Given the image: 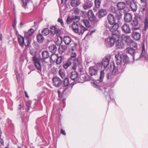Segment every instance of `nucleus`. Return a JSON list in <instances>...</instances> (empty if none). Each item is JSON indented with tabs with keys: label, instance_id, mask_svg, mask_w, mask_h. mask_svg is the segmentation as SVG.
<instances>
[{
	"label": "nucleus",
	"instance_id": "obj_1",
	"mask_svg": "<svg viewBox=\"0 0 148 148\" xmlns=\"http://www.w3.org/2000/svg\"><path fill=\"white\" fill-rule=\"evenodd\" d=\"M34 32V30L31 29L28 31L25 32V38L20 36L18 37V40L19 43L21 47H23L29 46L31 43V41L29 38V36H31Z\"/></svg>",
	"mask_w": 148,
	"mask_h": 148
},
{
	"label": "nucleus",
	"instance_id": "obj_2",
	"mask_svg": "<svg viewBox=\"0 0 148 148\" xmlns=\"http://www.w3.org/2000/svg\"><path fill=\"white\" fill-rule=\"evenodd\" d=\"M117 33V34H112L111 37H109L105 39V44L108 47H112L114 45L116 41L119 39V34Z\"/></svg>",
	"mask_w": 148,
	"mask_h": 148
},
{
	"label": "nucleus",
	"instance_id": "obj_3",
	"mask_svg": "<svg viewBox=\"0 0 148 148\" xmlns=\"http://www.w3.org/2000/svg\"><path fill=\"white\" fill-rule=\"evenodd\" d=\"M30 53L32 55L34 56H33L32 58L34 65L38 70L37 72L41 75L42 68L41 64L39 62V60L35 56L36 53V52L33 50H31Z\"/></svg>",
	"mask_w": 148,
	"mask_h": 148
},
{
	"label": "nucleus",
	"instance_id": "obj_4",
	"mask_svg": "<svg viewBox=\"0 0 148 148\" xmlns=\"http://www.w3.org/2000/svg\"><path fill=\"white\" fill-rule=\"evenodd\" d=\"M104 26L106 27V29L108 30H109L112 33V34H117L118 32L119 34V36L120 37V34L118 32L117 29H118L119 26L118 24L117 23H115L113 25L109 24L107 22L105 23Z\"/></svg>",
	"mask_w": 148,
	"mask_h": 148
},
{
	"label": "nucleus",
	"instance_id": "obj_5",
	"mask_svg": "<svg viewBox=\"0 0 148 148\" xmlns=\"http://www.w3.org/2000/svg\"><path fill=\"white\" fill-rule=\"evenodd\" d=\"M63 41L66 45H69L71 47L73 51L76 49L77 45L76 42L73 41L70 37L69 36L64 37L63 38Z\"/></svg>",
	"mask_w": 148,
	"mask_h": 148
},
{
	"label": "nucleus",
	"instance_id": "obj_6",
	"mask_svg": "<svg viewBox=\"0 0 148 148\" xmlns=\"http://www.w3.org/2000/svg\"><path fill=\"white\" fill-rule=\"evenodd\" d=\"M102 67L101 63H98L93 66L90 67L89 69V74L91 76L95 75H97L98 71Z\"/></svg>",
	"mask_w": 148,
	"mask_h": 148
},
{
	"label": "nucleus",
	"instance_id": "obj_7",
	"mask_svg": "<svg viewBox=\"0 0 148 148\" xmlns=\"http://www.w3.org/2000/svg\"><path fill=\"white\" fill-rule=\"evenodd\" d=\"M139 27H132V36L136 40H139L141 38V34L140 33L137 32L136 31L139 29Z\"/></svg>",
	"mask_w": 148,
	"mask_h": 148
},
{
	"label": "nucleus",
	"instance_id": "obj_8",
	"mask_svg": "<svg viewBox=\"0 0 148 148\" xmlns=\"http://www.w3.org/2000/svg\"><path fill=\"white\" fill-rule=\"evenodd\" d=\"M117 7L119 10H124L125 12H128L129 9L124 2H119L117 3Z\"/></svg>",
	"mask_w": 148,
	"mask_h": 148
},
{
	"label": "nucleus",
	"instance_id": "obj_9",
	"mask_svg": "<svg viewBox=\"0 0 148 148\" xmlns=\"http://www.w3.org/2000/svg\"><path fill=\"white\" fill-rule=\"evenodd\" d=\"M145 53V51L144 46L143 45V46L142 52L140 55L139 53L136 52L132 56L133 59L134 60H137L140 58V56H144Z\"/></svg>",
	"mask_w": 148,
	"mask_h": 148
},
{
	"label": "nucleus",
	"instance_id": "obj_10",
	"mask_svg": "<svg viewBox=\"0 0 148 148\" xmlns=\"http://www.w3.org/2000/svg\"><path fill=\"white\" fill-rule=\"evenodd\" d=\"M119 58L123 63V68H122V69H124L125 67V63L128 62L129 61V58L126 54H122L119 56Z\"/></svg>",
	"mask_w": 148,
	"mask_h": 148
},
{
	"label": "nucleus",
	"instance_id": "obj_11",
	"mask_svg": "<svg viewBox=\"0 0 148 148\" xmlns=\"http://www.w3.org/2000/svg\"><path fill=\"white\" fill-rule=\"evenodd\" d=\"M119 53H118L117 54H115V57L116 58V63L118 65V66L119 67V69L121 70V71H123L124 69H122V68H123V63L122 62V60L120 59H119Z\"/></svg>",
	"mask_w": 148,
	"mask_h": 148
},
{
	"label": "nucleus",
	"instance_id": "obj_12",
	"mask_svg": "<svg viewBox=\"0 0 148 148\" xmlns=\"http://www.w3.org/2000/svg\"><path fill=\"white\" fill-rule=\"evenodd\" d=\"M122 40L124 41L128 45H130L133 41L130 38V36L126 34L122 35L121 37Z\"/></svg>",
	"mask_w": 148,
	"mask_h": 148
},
{
	"label": "nucleus",
	"instance_id": "obj_13",
	"mask_svg": "<svg viewBox=\"0 0 148 148\" xmlns=\"http://www.w3.org/2000/svg\"><path fill=\"white\" fill-rule=\"evenodd\" d=\"M142 18V17L139 15L135 16L134 19L131 23L132 25L134 26H137L139 22L141 20Z\"/></svg>",
	"mask_w": 148,
	"mask_h": 148
},
{
	"label": "nucleus",
	"instance_id": "obj_14",
	"mask_svg": "<svg viewBox=\"0 0 148 148\" xmlns=\"http://www.w3.org/2000/svg\"><path fill=\"white\" fill-rule=\"evenodd\" d=\"M122 30L126 34L131 33V30L129 25L126 23L123 25L121 27Z\"/></svg>",
	"mask_w": 148,
	"mask_h": 148
},
{
	"label": "nucleus",
	"instance_id": "obj_15",
	"mask_svg": "<svg viewBox=\"0 0 148 148\" xmlns=\"http://www.w3.org/2000/svg\"><path fill=\"white\" fill-rule=\"evenodd\" d=\"M79 28H82L80 31V32H82V30H83L84 28L82 27V25L80 24H77L75 23H73L72 25V29L73 30L75 33L78 32V29Z\"/></svg>",
	"mask_w": 148,
	"mask_h": 148
},
{
	"label": "nucleus",
	"instance_id": "obj_16",
	"mask_svg": "<svg viewBox=\"0 0 148 148\" xmlns=\"http://www.w3.org/2000/svg\"><path fill=\"white\" fill-rule=\"evenodd\" d=\"M106 77L108 79L110 80L112 83H114L116 82V79L117 76L114 75L111 73H107Z\"/></svg>",
	"mask_w": 148,
	"mask_h": 148
},
{
	"label": "nucleus",
	"instance_id": "obj_17",
	"mask_svg": "<svg viewBox=\"0 0 148 148\" xmlns=\"http://www.w3.org/2000/svg\"><path fill=\"white\" fill-rule=\"evenodd\" d=\"M53 82L54 86L56 87H59L61 84L62 82L59 77H55L53 79Z\"/></svg>",
	"mask_w": 148,
	"mask_h": 148
},
{
	"label": "nucleus",
	"instance_id": "obj_18",
	"mask_svg": "<svg viewBox=\"0 0 148 148\" xmlns=\"http://www.w3.org/2000/svg\"><path fill=\"white\" fill-rule=\"evenodd\" d=\"M88 16L89 19L91 21H94L96 19V17L94 15L92 11L91 10L88 11Z\"/></svg>",
	"mask_w": 148,
	"mask_h": 148
},
{
	"label": "nucleus",
	"instance_id": "obj_19",
	"mask_svg": "<svg viewBox=\"0 0 148 148\" xmlns=\"http://www.w3.org/2000/svg\"><path fill=\"white\" fill-rule=\"evenodd\" d=\"M110 67L111 68V69H113L112 71V73L113 75H114L117 76V75L119 74V71L118 69V68H119L118 67L115 66L114 64H113L112 66L111 65Z\"/></svg>",
	"mask_w": 148,
	"mask_h": 148
},
{
	"label": "nucleus",
	"instance_id": "obj_20",
	"mask_svg": "<svg viewBox=\"0 0 148 148\" xmlns=\"http://www.w3.org/2000/svg\"><path fill=\"white\" fill-rule=\"evenodd\" d=\"M130 6L132 11L133 12L136 11L137 7L136 3L134 0H132L130 2Z\"/></svg>",
	"mask_w": 148,
	"mask_h": 148
},
{
	"label": "nucleus",
	"instance_id": "obj_21",
	"mask_svg": "<svg viewBox=\"0 0 148 148\" xmlns=\"http://www.w3.org/2000/svg\"><path fill=\"white\" fill-rule=\"evenodd\" d=\"M108 19L109 24L113 25L115 23V20L114 16L109 14L108 16Z\"/></svg>",
	"mask_w": 148,
	"mask_h": 148
},
{
	"label": "nucleus",
	"instance_id": "obj_22",
	"mask_svg": "<svg viewBox=\"0 0 148 148\" xmlns=\"http://www.w3.org/2000/svg\"><path fill=\"white\" fill-rule=\"evenodd\" d=\"M109 62L110 61L108 58L107 57H105L102 59L101 63L104 68H105L109 65Z\"/></svg>",
	"mask_w": 148,
	"mask_h": 148
},
{
	"label": "nucleus",
	"instance_id": "obj_23",
	"mask_svg": "<svg viewBox=\"0 0 148 148\" xmlns=\"http://www.w3.org/2000/svg\"><path fill=\"white\" fill-rule=\"evenodd\" d=\"M106 14L107 12L105 9H101L99 11L97 15L99 18H101L104 16Z\"/></svg>",
	"mask_w": 148,
	"mask_h": 148
},
{
	"label": "nucleus",
	"instance_id": "obj_24",
	"mask_svg": "<svg viewBox=\"0 0 148 148\" xmlns=\"http://www.w3.org/2000/svg\"><path fill=\"white\" fill-rule=\"evenodd\" d=\"M93 3L90 1H88L86 2L83 6L84 10H88L92 6Z\"/></svg>",
	"mask_w": 148,
	"mask_h": 148
},
{
	"label": "nucleus",
	"instance_id": "obj_25",
	"mask_svg": "<svg viewBox=\"0 0 148 148\" xmlns=\"http://www.w3.org/2000/svg\"><path fill=\"white\" fill-rule=\"evenodd\" d=\"M80 4L79 0H71V5L72 7H76Z\"/></svg>",
	"mask_w": 148,
	"mask_h": 148
},
{
	"label": "nucleus",
	"instance_id": "obj_26",
	"mask_svg": "<svg viewBox=\"0 0 148 148\" xmlns=\"http://www.w3.org/2000/svg\"><path fill=\"white\" fill-rule=\"evenodd\" d=\"M132 19V16L130 13L126 14L124 16V20L125 22H130Z\"/></svg>",
	"mask_w": 148,
	"mask_h": 148
},
{
	"label": "nucleus",
	"instance_id": "obj_27",
	"mask_svg": "<svg viewBox=\"0 0 148 148\" xmlns=\"http://www.w3.org/2000/svg\"><path fill=\"white\" fill-rule=\"evenodd\" d=\"M78 77V74L76 71H73L71 72L70 77L72 80H74L77 79Z\"/></svg>",
	"mask_w": 148,
	"mask_h": 148
},
{
	"label": "nucleus",
	"instance_id": "obj_28",
	"mask_svg": "<svg viewBox=\"0 0 148 148\" xmlns=\"http://www.w3.org/2000/svg\"><path fill=\"white\" fill-rule=\"evenodd\" d=\"M116 47L119 49H123L124 47L123 43L121 40H117L116 41Z\"/></svg>",
	"mask_w": 148,
	"mask_h": 148
},
{
	"label": "nucleus",
	"instance_id": "obj_29",
	"mask_svg": "<svg viewBox=\"0 0 148 148\" xmlns=\"http://www.w3.org/2000/svg\"><path fill=\"white\" fill-rule=\"evenodd\" d=\"M67 47L65 45H62L60 46L58 48V51L59 52L62 54L66 51L67 49Z\"/></svg>",
	"mask_w": 148,
	"mask_h": 148
},
{
	"label": "nucleus",
	"instance_id": "obj_30",
	"mask_svg": "<svg viewBox=\"0 0 148 148\" xmlns=\"http://www.w3.org/2000/svg\"><path fill=\"white\" fill-rule=\"evenodd\" d=\"M57 49V47L54 45H52L49 47V51L53 53H55Z\"/></svg>",
	"mask_w": 148,
	"mask_h": 148
},
{
	"label": "nucleus",
	"instance_id": "obj_31",
	"mask_svg": "<svg viewBox=\"0 0 148 148\" xmlns=\"http://www.w3.org/2000/svg\"><path fill=\"white\" fill-rule=\"evenodd\" d=\"M41 54L43 60H45L48 58L49 56V53L47 51H44L42 52Z\"/></svg>",
	"mask_w": 148,
	"mask_h": 148
},
{
	"label": "nucleus",
	"instance_id": "obj_32",
	"mask_svg": "<svg viewBox=\"0 0 148 148\" xmlns=\"http://www.w3.org/2000/svg\"><path fill=\"white\" fill-rule=\"evenodd\" d=\"M126 51L127 53L130 54L132 56H133L136 52L134 49L130 47L127 48L126 49Z\"/></svg>",
	"mask_w": 148,
	"mask_h": 148
},
{
	"label": "nucleus",
	"instance_id": "obj_33",
	"mask_svg": "<svg viewBox=\"0 0 148 148\" xmlns=\"http://www.w3.org/2000/svg\"><path fill=\"white\" fill-rule=\"evenodd\" d=\"M37 39L38 42L41 43L44 40V38L41 34H39L37 35Z\"/></svg>",
	"mask_w": 148,
	"mask_h": 148
},
{
	"label": "nucleus",
	"instance_id": "obj_34",
	"mask_svg": "<svg viewBox=\"0 0 148 148\" xmlns=\"http://www.w3.org/2000/svg\"><path fill=\"white\" fill-rule=\"evenodd\" d=\"M58 73L59 75L62 79L66 78L65 73L64 70L60 69L58 71Z\"/></svg>",
	"mask_w": 148,
	"mask_h": 148
},
{
	"label": "nucleus",
	"instance_id": "obj_35",
	"mask_svg": "<svg viewBox=\"0 0 148 148\" xmlns=\"http://www.w3.org/2000/svg\"><path fill=\"white\" fill-rule=\"evenodd\" d=\"M57 55L53 54H52L50 57V62H55L56 61L58 57Z\"/></svg>",
	"mask_w": 148,
	"mask_h": 148
},
{
	"label": "nucleus",
	"instance_id": "obj_36",
	"mask_svg": "<svg viewBox=\"0 0 148 148\" xmlns=\"http://www.w3.org/2000/svg\"><path fill=\"white\" fill-rule=\"evenodd\" d=\"M115 16L118 20L120 19L122 17V14L119 11H117L115 12Z\"/></svg>",
	"mask_w": 148,
	"mask_h": 148
},
{
	"label": "nucleus",
	"instance_id": "obj_37",
	"mask_svg": "<svg viewBox=\"0 0 148 148\" xmlns=\"http://www.w3.org/2000/svg\"><path fill=\"white\" fill-rule=\"evenodd\" d=\"M71 64V62L70 61V60H68L67 62L63 65V67L65 69H66L70 66Z\"/></svg>",
	"mask_w": 148,
	"mask_h": 148
},
{
	"label": "nucleus",
	"instance_id": "obj_38",
	"mask_svg": "<svg viewBox=\"0 0 148 148\" xmlns=\"http://www.w3.org/2000/svg\"><path fill=\"white\" fill-rule=\"evenodd\" d=\"M83 23L85 26L87 27H89L90 26V24L89 21L86 19H84L82 21Z\"/></svg>",
	"mask_w": 148,
	"mask_h": 148
},
{
	"label": "nucleus",
	"instance_id": "obj_39",
	"mask_svg": "<svg viewBox=\"0 0 148 148\" xmlns=\"http://www.w3.org/2000/svg\"><path fill=\"white\" fill-rule=\"evenodd\" d=\"M42 33L43 35L47 36L49 33V31L48 28H45L42 31Z\"/></svg>",
	"mask_w": 148,
	"mask_h": 148
},
{
	"label": "nucleus",
	"instance_id": "obj_40",
	"mask_svg": "<svg viewBox=\"0 0 148 148\" xmlns=\"http://www.w3.org/2000/svg\"><path fill=\"white\" fill-rule=\"evenodd\" d=\"M62 57L61 56L58 57V56L57 59L56 61L57 64H60L62 61Z\"/></svg>",
	"mask_w": 148,
	"mask_h": 148
},
{
	"label": "nucleus",
	"instance_id": "obj_41",
	"mask_svg": "<svg viewBox=\"0 0 148 148\" xmlns=\"http://www.w3.org/2000/svg\"><path fill=\"white\" fill-rule=\"evenodd\" d=\"M51 33L53 35H54L55 34L56 28L54 26H51L50 27Z\"/></svg>",
	"mask_w": 148,
	"mask_h": 148
},
{
	"label": "nucleus",
	"instance_id": "obj_42",
	"mask_svg": "<svg viewBox=\"0 0 148 148\" xmlns=\"http://www.w3.org/2000/svg\"><path fill=\"white\" fill-rule=\"evenodd\" d=\"M105 75V73L102 70L101 71L100 76V79L99 80L100 82L102 81L103 78H104Z\"/></svg>",
	"mask_w": 148,
	"mask_h": 148
},
{
	"label": "nucleus",
	"instance_id": "obj_43",
	"mask_svg": "<svg viewBox=\"0 0 148 148\" xmlns=\"http://www.w3.org/2000/svg\"><path fill=\"white\" fill-rule=\"evenodd\" d=\"M63 80V84L64 86L66 87L69 84V78L66 77Z\"/></svg>",
	"mask_w": 148,
	"mask_h": 148
},
{
	"label": "nucleus",
	"instance_id": "obj_44",
	"mask_svg": "<svg viewBox=\"0 0 148 148\" xmlns=\"http://www.w3.org/2000/svg\"><path fill=\"white\" fill-rule=\"evenodd\" d=\"M82 27L84 28V29H83V30H82V32H80V31L82 30L81 29H82V28H79V30H78V32H76V33H78V34L80 35V34H82L86 30H87V29L84 27L83 25H82Z\"/></svg>",
	"mask_w": 148,
	"mask_h": 148
},
{
	"label": "nucleus",
	"instance_id": "obj_45",
	"mask_svg": "<svg viewBox=\"0 0 148 148\" xmlns=\"http://www.w3.org/2000/svg\"><path fill=\"white\" fill-rule=\"evenodd\" d=\"M73 64V66L72 67V68L73 70H75L79 64V62L77 61H75L74 62Z\"/></svg>",
	"mask_w": 148,
	"mask_h": 148
},
{
	"label": "nucleus",
	"instance_id": "obj_46",
	"mask_svg": "<svg viewBox=\"0 0 148 148\" xmlns=\"http://www.w3.org/2000/svg\"><path fill=\"white\" fill-rule=\"evenodd\" d=\"M76 54L75 53H71V57L70 58V60L74 61L76 59Z\"/></svg>",
	"mask_w": 148,
	"mask_h": 148
},
{
	"label": "nucleus",
	"instance_id": "obj_47",
	"mask_svg": "<svg viewBox=\"0 0 148 148\" xmlns=\"http://www.w3.org/2000/svg\"><path fill=\"white\" fill-rule=\"evenodd\" d=\"M73 10L74 14L76 15H78L80 12V10L77 8H73Z\"/></svg>",
	"mask_w": 148,
	"mask_h": 148
},
{
	"label": "nucleus",
	"instance_id": "obj_48",
	"mask_svg": "<svg viewBox=\"0 0 148 148\" xmlns=\"http://www.w3.org/2000/svg\"><path fill=\"white\" fill-rule=\"evenodd\" d=\"M101 3V1L99 0H95V6L97 8H99V7Z\"/></svg>",
	"mask_w": 148,
	"mask_h": 148
},
{
	"label": "nucleus",
	"instance_id": "obj_49",
	"mask_svg": "<svg viewBox=\"0 0 148 148\" xmlns=\"http://www.w3.org/2000/svg\"><path fill=\"white\" fill-rule=\"evenodd\" d=\"M23 3V6L25 8L26 6L27 5L28 3L30 0H22Z\"/></svg>",
	"mask_w": 148,
	"mask_h": 148
},
{
	"label": "nucleus",
	"instance_id": "obj_50",
	"mask_svg": "<svg viewBox=\"0 0 148 148\" xmlns=\"http://www.w3.org/2000/svg\"><path fill=\"white\" fill-rule=\"evenodd\" d=\"M81 77L83 78L84 80L88 81L90 80V79L88 78L89 77L88 76H86L85 75H82L81 76Z\"/></svg>",
	"mask_w": 148,
	"mask_h": 148
},
{
	"label": "nucleus",
	"instance_id": "obj_51",
	"mask_svg": "<svg viewBox=\"0 0 148 148\" xmlns=\"http://www.w3.org/2000/svg\"><path fill=\"white\" fill-rule=\"evenodd\" d=\"M31 106V103L29 102H27L26 105L27 108L26 109V111H28L29 110L30 107Z\"/></svg>",
	"mask_w": 148,
	"mask_h": 148
},
{
	"label": "nucleus",
	"instance_id": "obj_52",
	"mask_svg": "<svg viewBox=\"0 0 148 148\" xmlns=\"http://www.w3.org/2000/svg\"><path fill=\"white\" fill-rule=\"evenodd\" d=\"M58 21L60 23L62 26H63L64 25V23L62 21V19L60 18H59L58 19Z\"/></svg>",
	"mask_w": 148,
	"mask_h": 148
},
{
	"label": "nucleus",
	"instance_id": "obj_53",
	"mask_svg": "<svg viewBox=\"0 0 148 148\" xmlns=\"http://www.w3.org/2000/svg\"><path fill=\"white\" fill-rule=\"evenodd\" d=\"M60 30L56 28L55 34H56V35H59L60 34Z\"/></svg>",
	"mask_w": 148,
	"mask_h": 148
},
{
	"label": "nucleus",
	"instance_id": "obj_54",
	"mask_svg": "<svg viewBox=\"0 0 148 148\" xmlns=\"http://www.w3.org/2000/svg\"><path fill=\"white\" fill-rule=\"evenodd\" d=\"M16 23V21L15 19H14L12 24V26L15 29Z\"/></svg>",
	"mask_w": 148,
	"mask_h": 148
},
{
	"label": "nucleus",
	"instance_id": "obj_55",
	"mask_svg": "<svg viewBox=\"0 0 148 148\" xmlns=\"http://www.w3.org/2000/svg\"><path fill=\"white\" fill-rule=\"evenodd\" d=\"M51 72L52 73H53L55 74L56 73V69L54 68H53L51 69Z\"/></svg>",
	"mask_w": 148,
	"mask_h": 148
},
{
	"label": "nucleus",
	"instance_id": "obj_56",
	"mask_svg": "<svg viewBox=\"0 0 148 148\" xmlns=\"http://www.w3.org/2000/svg\"><path fill=\"white\" fill-rule=\"evenodd\" d=\"M104 94L105 95H106V96H107L108 95L110 97V99H113V98H112V97H111V96H110V95L109 94H108V92H107V91L106 90H105V91H104Z\"/></svg>",
	"mask_w": 148,
	"mask_h": 148
},
{
	"label": "nucleus",
	"instance_id": "obj_57",
	"mask_svg": "<svg viewBox=\"0 0 148 148\" xmlns=\"http://www.w3.org/2000/svg\"><path fill=\"white\" fill-rule=\"evenodd\" d=\"M94 86L95 87L98 88L99 90H101V87H99L98 86L95 84H94Z\"/></svg>",
	"mask_w": 148,
	"mask_h": 148
},
{
	"label": "nucleus",
	"instance_id": "obj_58",
	"mask_svg": "<svg viewBox=\"0 0 148 148\" xmlns=\"http://www.w3.org/2000/svg\"><path fill=\"white\" fill-rule=\"evenodd\" d=\"M61 134L65 135H66L65 131L63 130L62 129H61Z\"/></svg>",
	"mask_w": 148,
	"mask_h": 148
},
{
	"label": "nucleus",
	"instance_id": "obj_59",
	"mask_svg": "<svg viewBox=\"0 0 148 148\" xmlns=\"http://www.w3.org/2000/svg\"><path fill=\"white\" fill-rule=\"evenodd\" d=\"M145 23V30H146L147 29L148 27V23Z\"/></svg>",
	"mask_w": 148,
	"mask_h": 148
},
{
	"label": "nucleus",
	"instance_id": "obj_60",
	"mask_svg": "<svg viewBox=\"0 0 148 148\" xmlns=\"http://www.w3.org/2000/svg\"><path fill=\"white\" fill-rule=\"evenodd\" d=\"M33 66L32 65H29L28 66V68L31 70L33 71L34 70V69L32 68Z\"/></svg>",
	"mask_w": 148,
	"mask_h": 148
},
{
	"label": "nucleus",
	"instance_id": "obj_61",
	"mask_svg": "<svg viewBox=\"0 0 148 148\" xmlns=\"http://www.w3.org/2000/svg\"><path fill=\"white\" fill-rule=\"evenodd\" d=\"M61 3L62 4H65L67 1V0H61Z\"/></svg>",
	"mask_w": 148,
	"mask_h": 148
},
{
	"label": "nucleus",
	"instance_id": "obj_62",
	"mask_svg": "<svg viewBox=\"0 0 148 148\" xmlns=\"http://www.w3.org/2000/svg\"><path fill=\"white\" fill-rule=\"evenodd\" d=\"M25 97L28 98H29V97L28 95H27V92L26 91H25Z\"/></svg>",
	"mask_w": 148,
	"mask_h": 148
},
{
	"label": "nucleus",
	"instance_id": "obj_63",
	"mask_svg": "<svg viewBox=\"0 0 148 148\" xmlns=\"http://www.w3.org/2000/svg\"><path fill=\"white\" fill-rule=\"evenodd\" d=\"M148 23V19L146 18L145 19V23Z\"/></svg>",
	"mask_w": 148,
	"mask_h": 148
},
{
	"label": "nucleus",
	"instance_id": "obj_64",
	"mask_svg": "<svg viewBox=\"0 0 148 148\" xmlns=\"http://www.w3.org/2000/svg\"><path fill=\"white\" fill-rule=\"evenodd\" d=\"M79 17L78 16H76L75 18L76 19H79Z\"/></svg>",
	"mask_w": 148,
	"mask_h": 148
}]
</instances>
